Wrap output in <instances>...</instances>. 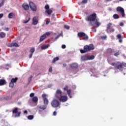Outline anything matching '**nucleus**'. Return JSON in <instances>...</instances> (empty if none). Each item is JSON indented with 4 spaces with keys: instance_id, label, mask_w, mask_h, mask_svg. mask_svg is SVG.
I'll list each match as a JSON object with an SVG mask.
<instances>
[{
    "instance_id": "obj_31",
    "label": "nucleus",
    "mask_w": 126,
    "mask_h": 126,
    "mask_svg": "<svg viewBox=\"0 0 126 126\" xmlns=\"http://www.w3.org/2000/svg\"><path fill=\"white\" fill-rule=\"evenodd\" d=\"M70 93H71V90H68L67 91V94L69 96L70 98H71V95H70Z\"/></svg>"
},
{
    "instance_id": "obj_27",
    "label": "nucleus",
    "mask_w": 126,
    "mask_h": 126,
    "mask_svg": "<svg viewBox=\"0 0 126 126\" xmlns=\"http://www.w3.org/2000/svg\"><path fill=\"white\" fill-rule=\"evenodd\" d=\"M113 18L114 19H119L120 18V17L119 16V15L115 14L114 15H113Z\"/></svg>"
},
{
    "instance_id": "obj_2",
    "label": "nucleus",
    "mask_w": 126,
    "mask_h": 126,
    "mask_svg": "<svg viewBox=\"0 0 126 126\" xmlns=\"http://www.w3.org/2000/svg\"><path fill=\"white\" fill-rule=\"evenodd\" d=\"M108 63L109 64H111V65H112V66H114V67H116L117 69H119V70H121L122 68H124V67H126V63L122 62H117L116 63H111L110 61H108Z\"/></svg>"
},
{
    "instance_id": "obj_63",
    "label": "nucleus",
    "mask_w": 126,
    "mask_h": 126,
    "mask_svg": "<svg viewBox=\"0 0 126 126\" xmlns=\"http://www.w3.org/2000/svg\"><path fill=\"white\" fill-rule=\"evenodd\" d=\"M112 0H106V1H111Z\"/></svg>"
},
{
    "instance_id": "obj_8",
    "label": "nucleus",
    "mask_w": 126,
    "mask_h": 126,
    "mask_svg": "<svg viewBox=\"0 0 126 126\" xmlns=\"http://www.w3.org/2000/svg\"><path fill=\"white\" fill-rule=\"evenodd\" d=\"M50 32H47L43 34L41 36L40 38L39 39V43H41V42H43L48 36H50Z\"/></svg>"
},
{
    "instance_id": "obj_45",
    "label": "nucleus",
    "mask_w": 126,
    "mask_h": 126,
    "mask_svg": "<svg viewBox=\"0 0 126 126\" xmlns=\"http://www.w3.org/2000/svg\"><path fill=\"white\" fill-rule=\"evenodd\" d=\"M88 2V0H82V3H87V2Z\"/></svg>"
},
{
    "instance_id": "obj_24",
    "label": "nucleus",
    "mask_w": 126,
    "mask_h": 126,
    "mask_svg": "<svg viewBox=\"0 0 126 126\" xmlns=\"http://www.w3.org/2000/svg\"><path fill=\"white\" fill-rule=\"evenodd\" d=\"M46 108H47V106L46 105L40 106L39 107V110H40V111H41V110H46Z\"/></svg>"
},
{
    "instance_id": "obj_21",
    "label": "nucleus",
    "mask_w": 126,
    "mask_h": 126,
    "mask_svg": "<svg viewBox=\"0 0 126 126\" xmlns=\"http://www.w3.org/2000/svg\"><path fill=\"white\" fill-rule=\"evenodd\" d=\"M45 12L48 14V15H50L53 13V11L51 9H49L48 10H46Z\"/></svg>"
},
{
    "instance_id": "obj_15",
    "label": "nucleus",
    "mask_w": 126,
    "mask_h": 126,
    "mask_svg": "<svg viewBox=\"0 0 126 126\" xmlns=\"http://www.w3.org/2000/svg\"><path fill=\"white\" fill-rule=\"evenodd\" d=\"M81 60L83 62H85L86 61H89L88 56H87L86 55H83V56H81Z\"/></svg>"
},
{
    "instance_id": "obj_44",
    "label": "nucleus",
    "mask_w": 126,
    "mask_h": 126,
    "mask_svg": "<svg viewBox=\"0 0 126 126\" xmlns=\"http://www.w3.org/2000/svg\"><path fill=\"white\" fill-rule=\"evenodd\" d=\"M101 38L102 39V40H105V39H107V36H101Z\"/></svg>"
},
{
    "instance_id": "obj_16",
    "label": "nucleus",
    "mask_w": 126,
    "mask_h": 126,
    "mask_svg": "<svg viewBox=\"0 0 126 126\" xmlns=\"http://www.w3.org/2000/svg\"><path fill=\"white\" fill-rule=\"evenodd\" d=\"M70 67H71V68H77L78 67V64L76 63H72L70 64Z\"/></svg>"
},
{
    "instance_id": "obj_35",
    "label": "nucleus",
    "mask_w": 126,
    "mask_h": 126,
    "mask_svg": "<svg viewBox=\"0 0 126 126\" xmlns=\"http://www.w3.org/2000/svg\"><path fill=\"white\" fill-rule=\"evenodd\" d=\"M32 78H33V76H32V75H31L28 79L29 82H31V81H32Z\"/></svg>"
},
{
    "instance_id": "obj_33",
    "label": "nucleus",
    "mask_w": 126,
    "mask_h": 126,
    "mask_svg": "<svg viewBox=\"0 0 126 126\" xmlns=\"http://www.w3.org/2000/svg\"><path fill=\"white\" fill-rule=\"evenodd\" d=\"M28 120H33V119H34V116H33V115H29L28 117Z\"/></svg>"
},
{
    "instance_id": "obj_11",
    "label": "nucleus",
    "mask_w": 126,
    "mask_h": 126,
    "mask_svg": "<svg viewBox=\"0 0 126 126\" xmlns=\"http://www.w3.org/2000/svg\"><path fill=\"white\" fill-rule=\"evenodd\" d=\"M58 100L60 102H66L67 101V96L66 95H62Z\"/></svg>"
},
{
    "instance_id": "obj_6",
    "label": "nucleus",
    "mask_w": 126,
    "mask_h": 126,
    "mask_svg": "<svg viewBox=\"0 0 126 126\" xmlns=\"http://www.w3.org/2000/svg\"><path fill=\"white\" fill-rule=\"evenodd\" d=\"M30 7L32 11H37V6L32 1L29 2Z\"/></svg>"
},
{
    "instance_id": "obj_58",
    "label": "nucleus",
    "mask_w": 126,
    "mask_h": 126,
    "mask_svg": "<svg viewBox=\"0 0 126 126\" xmlns=\"http://www.w3.org/2000/svg\"><path fill=\"white\" fill-rule=\"evenodd\" d=\"M11 52H14V51H15V49L13 48L11 49Z\"/></svg>"
},
{
    "instance_id": "obj_42",
    "label": "nucleus",
    "mask_w": 126,
    "mask_h": 126,
    "mask_svg": "<svg viewBox=\"0 0 126 126\" xmlns=\"http://www.w3.org/2000/svg\"><path fill=\"white\" fill-rule=\"evenodd\" d=\"M92 32H94V33H95V32H96L97 30L96 29V28H94L92 30Z\"/></svg>"
},
{
    "instance_id": "obj_56",
    "label": "nucleus",
    "mask_w": 126,
    "mask_h": 126,
    "mask_svg": "<svg viewBox=\"0 0 126 126\" xmlns=\"http://www.w3.org/2000/svg\"><path fill=\"white\" fill-rule=\"evenodd\" d=\"M3 16V14L2 13L0 14V18H2Z\"/></svg>"
},
{
    "instance_id": "obj_52",
    "label": "nucleus",
    "mask_w": 126,
    "mask_h": 126,
    "mask_svg": "<svg viewBox=\"0 0 126 126\" xmlns=\"http://www.w3.org/2000/svg\"><path fill=\"white\" fill-rule=\"evenodd\" d=\"M32 56H33V53H31V54L30 55L29 58H30V59H31V58H32Z\"/></svg>"
},
{
    "instance_id": "obj_36",
    "label": "nucleus",
    "mask_w": 126,
    "mask_h": 126,
    "mask_svg": "<svg viewBox=\"0 0 126 126\" xmlns=\"http://www.w3.org/2000/svg\"><path fill=\"white\" fill-rule=\"evenodd\" d=\"M45 9H46V10H48V9H50V6H49L48 4L46 5L45 6Z\"/></svg>"
},
{
    "instance_id": "obj_41",
    "label": "nucleus",
    "mask_w": 126,
    "mask_h": 126,
    "mask_svg": "<svg viewBox=\"0 0 126 126\" xmlns=\"http://www.w3.org/2000/svg\"><path fill=\"white\" fill-rule=\"evenodd\" d=\"M64 28H65V29H67V30H68V29H69L70 28L69 26L66 25H64Z\"/></svg>"
},
{
    "instance_id": "obj_20",
    "label": "nucleus",
    "mask_w": 126,
    "mask_h": 126,
    "mask_svg": "<svg viewBox=\"0 0 126 126\" xmlns=\"http://www.w3.org/2000/svg\"><path fill=\"white\" fill-rule=\"evenodd\" d=\"M78 37H83L84 36H85V33H84L83 32H78Z\"/></svg>"
},
{
    "instance_id": "obj_54",
    "label": "nucleus",
    "mask_w": 126,
    "mask_h": 126,
    "mask_svg": "<svg viewBox=\"0 0 126 126\" xmlns=\"http://www.w3.org/2000/svg\"><path fill=\"white\" fill-rule=\"evenodd\" d=\"M5 31H9V28H6L4 29Z\"/></svg>"
},
{
    "instance_id": "obj_60",
    "label": "nucleus",
    "mask_w": 126,
    "mask_h": 126,
    "mask_svg": "<svg viewBox=\"0 0 126 126\" xmlns=\"http://www.w3.org/2000/svg\"><path fill=\"white\" fill-rule=\"evenodd\" d=\"M15 94V93H12V96H13V95Z\"/></svg>"
},
{
    "instance_id": "obj_14",
    "label": "nucleus",
    "mask_w": 126,
    "mask_h": 126,
    "mask_svg": "<svg viewBox=\"0 0 126 126\" xmlns=\"http://www.w3.org/2000/svg\"><path fill=\"white\" fill-rule=\"evenodd\" d=\"M29 5L26 3H24L22 6L24 8V10L27 11L29 9Z\"/></svg>"
},
{
    "instance_id": "obj_43",
    "label": "nucleus",
    "mask_w": 126,
    "mask_h": 126,
    "mask_svg": "<svg viewBox=\"0 0 126 126\" xmlns=\"http://www.w3.org/2000/svg\"><path fill=\"white\" fill-rule=\"evenodd\" d=\"M30 19H31V18H29L28 20L24 21V23H25V24L28 23V22H29V21H30Z\"/></svg>"
},
{
    "instance_id": "obj_32",
    "label": "nucleus",
    "mask_w": 126,
    "mask_h": 126,
    "mask_svg": "<svg viewBox=\"0 0 126 126\" xmlns=\"http://www.w3.org/2000/svg\"><path fill=\"white\" fill-rule=\"evenodd\" d=\"M49 44H47L46 45L44 46L43 47H42V50H46V49H47V48H49Z\"/></svg>"
},
{
    "instance_id": "obj_23",
    "label": "nucleus",
    "mask_w": 126,
    "mask_h": 126,
    "mask_svg": "<svg viewBox=\"0 0 126 126\" xmlns=\"http://www.w3.org/2000/svg\"><path fill=\"white\" fill-rule=\"evenodd\" d=\"M32 101L34 102V103H37L38 102V97L37 96H34L32 98Z\"/></svg>"
},
{
    "instance_id": "obj_55",
    "label": "nucleus",
    "mask_w": 126,
    "mask_h": 126,
    "mask_svg": "<svg viewBox=\"0 0 126 126\" xmlns=\"http://www.w3.org/2000/svg\"><path fill=\"white\" fill-rule=\"evenodd\" d=\"M53 116H57V112L54 111L53 112Z\"/></svg>"
},
{
    "instance_id": "obj_3",
    "label": "nucleus",
    "mask_w": 126,
    "mask_h": 126,
    "mask_svg": "<svg viewBox=\"0 0 126 126\" xmlns=\"http://www.w3.org/2000/svg\"><path fill=\"white\" fill-rule=\"evenodd\" d=\"M93 50H94V45L92 44H91L89 45H85L84 47V50L81 49L80 51L81 54H85V53H87V52H90V51H93Z\"/></svg>"
},
{
    "instance_id": "obj_39",
    "label": "nucleus",
    "mask_w": 126,
    "mask_h": 126,
    "mask_svg": "<svg viewBox=\"0 0 126 126\" xmlns=\"http://www.w3.org/2000/svg\"><path fill=\"white\" fill-rule=\"evenodd\" d=\"M31 53H32V54H33V53H34V52H35V48H32L31 50H30Z\"/></svg>"
},
{
    "instance_id": "obj_37",
    "label": "nucleus",
    "mask_w": 126,
    "mask_h": 126,
    "mask_svg": "<svg viewBox=\"0 0 126 126\" xmlns=\"http://www.w3.org/2000/svg\"><path fill=\"white\" fill-rule=\"evenodd\" d=\"M63 90L65 91H67L68 90V86H67V85L65 86Z\"/></svg>"
},
{
    "instance_id": "obj_17",
    "label": "nucleus",
    "mask_w": 126,
    "mask_h": 126,
    "mask_svg": "<svg viewBox=\"0 0 126 126\" xmlns=\"http://www.w3.org/2000/svg\"><path fill=\"white\" fill-rule=\"evenodd\" d=\"M117 39H118L119 43H123V39H122V34H118L117 36Z\"/></svg>"
},
{
    "instance_id": "obj_30",
    "label": "nucleus",
    "mask_w": 126,
    "mask_h": 126,
    "mask_svg": "<svg viewBox=\"0 0 126 126\" xmlns=\"http://www.w3.org/2000/svg\"><path fill=\"white\" fill-rule=\"evenodd\" d=\"M94 59H95V56H94V55H92L90 57H88L89 61H90L91 60H94Z\"/></svg>"
},
{
    "instance_id": "obj_18",
    "label": "nucleus",
    "mask_w": 126,
    "mask_h": 126,
    "mask_svg": "<svg viewBox=\"0 0 126 126\" xmlns=\"http://www.w3.org/2000/svg\"><path fill=\"white\" fill-rule=\"evenodd\" d=\"M6 84V81L4 79H0V86Z\"/></svg>"
},
{
    "instance_id": "obj_51",
    "label": "nucleus",
    "mask_w": 126,
    "mask_h": 126,
    "mask_svg": "<svg viewBox=\"0 0 126 126\" xmlns=\"http://www.w3.org/2000/svg\"><path fill=\"white\" fill-rule=\"evenodd\" d=\"M4 3L3 1H1V3H0V7H1V6Z\"/></svg>"
},
{
    "instance_id": "obj_50",
    "label": "nucleus",
    "mask_w": 126,
    "mask_h": 126,
    "mask_svg": "<svg viewBox=\"0 0 126 126\" xmlns=\"http://www.w3.org/2000/svg\"><path fill=\"white\" fill-rule=\"evenodd\" d=\"M49 72H52V71H53V69H52V67H50L49 68Z\"/></svg>"
},
{
    "instance_id": "obj_22",
    "label": "nucleus",
    "mask_w": 126,
    "mask_h": 126,
    "mask_svg": "<svg viewBox=\"0 0 126 126\" xmlns=\"http://www.w3.org/2000/svg\"><path fill=\"white\" fill-rule=\"evenodd\" d=\"M107 53H108L109 54H111V55H113V52H114V50L113 49H112L111 48H108L107 49Z\"/></svg>"
},
{
    "instance_id": "obj_61",
    "label": "nucleus",
    "mask_w": 126,
    "mask_h": 126,
    "mask_svg": "<svg viewBox=\"0 0 126 126\" xmlns=\"http://www.w3.org/2000/svg\"><path fill=\"white\" fill-rule=\"evenodd\" d=\"M19 47V45H18V44H16V48H18Z\"/></svg>"
},
{
    "instance_id": "obj_57",
    "label": "nucleus",
    "mask_w": 126,
    "mask_h": 126,
    "mask_svg": "<svg viewBox=\"0 0 126 126\" xmlns=\"http://www.w3.org/2000/svg\"><path fill=\"white\" fill-rule=\"evenodd\" d=\"M24 114H28V111L27 110H25L24 111Z\"/></svg>"
},
{
    "instance_id": "obj_62",
    "label": "nucleus",
    "mask_w": 126,
    "mask_h": 126,
    "mask_svg": "<svg viewBox=\"0 0 126 126\" xmlns=\"http://www.w3.org/2000/svg\"><path fill=\"white\" fill-rule=\"evenodd\" d=\"M18 105H21V102H18Z\"/></svg>"
},
{
    "instance_id": "obj_53",
    "label": "nucleus",
    "mask_w": 126,
    "mask_h": 126,
    "mask_svg": "<svg viewBox=\"0 0 126 126\" xmlns=\"http://www.w3.org/2000/svg\"><path fill=\"white\" fill-rule=\"evenodd\" d=\"M120 26H122V27L124 26V23H123V22L120 23Z\"/></svg>"
},
{
    "instance_id": "obj_64",
    "label": "nucleus",
    "mask_w": 126,
    "mask_h": 126,
    "mask_svg": "<svg viewBox=\"0 0 126 126\" xmlns=\"http://www.w3.org/2000/svg\"><path fill=\"white\" fill-rule=\"evenodd\" d=\"M4 0H2L1 1H3V2H4Z\"/></svg>"
},
{
    "instance_id": "obj_4",
    "label": "nucleus",
    "mask_w": 126,
    "mask_h": 126,
    "mask_svg": "<svg viewBox=\"0 0 126 126\" xmlns=\"http://www.w3.org/2000/svg\"><path fill=\"white\" fill-rule=\"evenodd\" d=\"M51 106L53 108H61V103H60V101L58 99H54L51 102Z\"/></svg>"
},
{
    "instance_id": "obj_19",
    "label": "nucleus",
    "mask_w": 126,
    "mask_h": 126,
    "mask_svg": "<svg viewBox=\"0 0 126 126\" xmlns=\"http://www.w3.org/2000/svg\"><path fill=\"white\" fill-rule=\"evenodd\" d=\"M15 16V14L13 13V12H10L8 15V18H13Z\"/></svg>"
},
{
    "instance_id": "obj_48",
    "label": "nucleus",
    "mask_w": 126,
    "mask_h": 126,
    "mask_svg": "<svg viewBox=\"0 0 126 126\" xmlns=\"http://www.w3.org/2000/svg\"><path fill=\"white\" fill-rule=\"evenodd\" d=\"M61 35H62V34H60L57 37H55V40H57V39H59V38H60V36H61Z\"/></svg>"
},
{
    "instance_id": "obj_25",
    "label": "nucleus",
    "mask_w": 126,
    "mask_h": 126,
    "mask_svg": "<svg viewBox=\"0 0 126 126\" xmlns=\"http://www.w3.org/2000/svg\"><path fill=\"white\" fill-rule=\"evenodd\" d=\"M60 60V58L59 57H56L54 58V59L52 61L53 63H55V62L59 61Z\"/></svg>"
},
{
    "instance_id": "obj_13",
    "label": "nucleus",
    "mask_w": 126,
    "mask_h": 126,
    "mask_svg": "<svg viewBox=\"0 0 126 126\" xmlns=\"http://www.w3.org/2000/svg\"><path fill=\"white\" fill-rule=\"evenodd\" d=\"M16 82V77L15 78H12L11 80V82L9 83V87L12 88L14 86V83Z\"/></svg>"
},
{
    "instance_id": "obj_7",
    "label": "nucleus",
    "mask_w": 126,
    "mask_h": 126,
    "mask_svg": "<svg viewBox=\"0 0 126 126\" xmlns=\"http://www.w3.org/2000/svg\"><path fill=\"white\" fill-rule=\"evenodd\" d=\"M63 95V92L60 89L57 90L56 93H55V98L56 99H59L60 97H61Z\"/></svg>"
},
{
    "instance_id": "obj_28",
    "label": "nucleus",
    "mask_w": 126,
    "mask_h": 126,
    "mask_svg": "<svg viewBox=\"0 0 126 126\" xmlns=\"http://www.w3.org/2000/svg\"><path fill=\"white\" fill-rule=\"evenodd\" d=\"M83 40H85V41H87L89 39V37H88V35H86L85 34V35L83 36Z\"/></svg>"
},
{
    "instance_id": "obj_49",
    "label": "nucleus",
    "mask_w": 126,
    "mask_h": 126,
    "mask_svg": "<svg viewBox=\"0 0 126 126\" xmlns=\"http://www.w3.org/2000/svg\"><path fill=\"white\" fill-rule=\"evenodd\" d=\"M50 20H48L46 21V25H48V24H49V23H50Z\"/></svg>"
},
{
    "instance_id": "obj_5",
    "label": "nucleus",
    "mask_w": 126,
    "mask_h": 126,
    "mask_svg": "<svg viewBox=\"0 0 126 126\" xmlns=\"http://www.w3.org/2000/svg\"><path fill=\"white\" fill-rule=\"evenodd\" d=\"M105 31L106 32H107V33H109L115 32V29H113V27H112V23H109L107 25V27Z\"/></svg>"
},
{
    "instance_id": "obj_26",
    "label": "nucleus",
    "mask_w": 126,
    "mask_h": 126,
    "mask_svg": "<svg viewBox=\"0 0 126 126\" xmlns=\"http://www.w3.org/2000/svg\"><path fill=\"white\" fill-rule=\"evenodd\" d=\"M21 114V112H18V109L16 108V117H20V115Z\"/></svg>"
},
{
    "instance_id": "obj_46",
    "label": "nucleus",
    "mask_w": 126,
    "mask_h": 126,
    "mask_svg": "<svg viewBox=\"0 0 126 126\" xmlns=\"http://www.w3.org/2000/svg\"><path fill=\"white\" fill-rule=\"evenodd\" d=\"M34 95H35V94L32 93L30 94V97H34Z\"/></svg>"
},
{
    "instance_id": "obj_10",
    "label": "nucleus",
    "mask_w": 126,
    "mask_h": 126,
    "mask_svg": "<svg viewBox=\"0 0 126 126\" xmlns=\"http://www.w3.org/2000/svg\"><path fill=\"white\" fill-rule=\"evenodd\" d=\"M47 95L46 94H42V97L43 99V102L44 104L45 105H48L49 104V100H48V98H47Z\"/></svg>"
},
{
    "instance_id": "obj_47",
    "label": "nucleus",
    "mask_w": 126,
    "mask_h": 126,
    "mask_svg": "<svg viewBox=\"0 0 126 126\" xmlns=\"http://www.w3.org/2000/svg\"><path fill=\"white\" fill-rule=\"evenodd\" d=\"M62 49H65V48H66V46H65V45H64V44H63L62 46Z\"/></svg>"
},
{
    "instance_id": "obj_59",
    "label": "nucleus",
    "mask_w": 126,
    "mask_h": 126,
    "mask_svg": "<svg viewBox=\"0 0 126 126\" xmlns=\"http://www.w3.org/2000/svg\"><path fill=\"white\" fill-rule=\"evenodd\" d=\"M63 66L64 67H65V66H66V64H65V63L63 64Z\"/></svg>"
},
{
    "instance_id": "obj_29",
    "label": "nucleus",
    "mask_w": 126,
    "mask_h": 126,
    "mask_svg": "<svg viewBox=\"0 0 126 126\" xmlns=\"http://www.w3.org/2000/svg\"><path fill=\"white\" fill-rule=\"evenodd\" d=\"M5 37V33L4 32H1L0 33V38H4Z\"/></svg>"
},
{
    "instance_id": "obj_40",
    "label": "nucleus",
    "mask_w": 126,
    "mask_h": 126,
    "mask_svg": "<svg viewBox=\"0 0 126 126\" xmlns=\"http://www.w3.org/2000/svg\"><path fill=\"white\" fill-rule=\"evenodd\" d=\"M13 114H15V117H16V108H15L14 110H13Z\"/></svg>"
},
{
    "instance_id": "obj_12",
    "label": "nucleus",
    "mask_w": 126,
    "mask_h": 126,
    "mask_svg": "<svg viewBox=\"0 0 126 126\" xmlns=\"http://www.w3.org/2000/svg\"><path fill=\"white\" fill-rule=\"evenodd\" d=\"M39 20L38 19V17L35 16L32 18V25H37L38 24V22Z\"/></svg>"
},
{
    "instance_id": "obj_34",
    "label": "nucleus",
    "mask_w": 126,
    "mask_h": 126,
    "mask_svg": "<svg viewBox=\"0 0 126 126\" xmlns=\"http://www.w3.org/2000/svg\"><path fill=\"white\" fill-rule=\"evenodd\" d=\"M9 47H16V42L11 43Z\"/></svg>"
},
{
    "instance_id": "obj_1",
    "label": "nucleus",
    "mask_w": 126,
    "mask_h": 126,
    "mask_svg": "<svg viewBox=\"0 0 126 126\" xmlns=\"http://www.w3.org/2000/svg\"><path fill=\"white\" fill-rule=\"evenodd\" d=\"M86 20L87 21H90L91 26H95L96 28L101 25V23L98 22L97 15L95 13L90 15L86 18Z\"/></svg>"
},
{
    "instance_id": "obj_9",
    "label": "nucleus",
    "mask_w": 126,
    "mask_h": 126,
    "mask_svg": "<svg viewBox=\"0 0 126 126\" xmlns=\"http://www.w3.org/2000/svg\"><path fill=\"white\" fill-rule=\"evenodd\" d=\"M117 11L120 12L122 17H125V9L122 7H118L116 9Z\"/></svg>"
},
{
    "instance_id": "obj_38",
    "label": "nucleus",
    "mask_w": 126,
    "mask_h": 126,
    "mask_svg": "<svg viewBox=\"0 0 126 126\" xmlns=\"http://www.w3.org/2000/svg\"><path fill=\"white\" fill-rule=\"evenodd\" d=\"M114 56H115V57H118V56H120V52L118 51V52L115 53L114 54Z\"/></svg>"
}]
</instances>
